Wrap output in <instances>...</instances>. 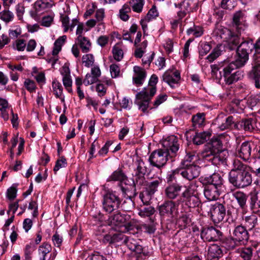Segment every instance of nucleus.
Returning <instances> with one entry per match:
<instances>
[{
  "label": "nucleus",
  "mask_w": 260,
  "mask_h": 260,
  "mask_svg": "<svg viewBox=\"0 0 260 260\" xmlns=\"http://www.w3.org/2000/svg\"><path fill=\"white\" fill-rule=\"evenodd\" d=\"M176 203L171 200H166L157 206L161 220H170L173 218L177 211Z\"/></svg>",
  "instance_id": "6e6552de"
},
{
  "label": "nucleus",
  "mask_w": 260,
  "mask_h": 260,
  "mask_svg": "<svg viewBox=\"0 0 260 260\" xmlns=\"http://www.w3.org/2000/svg\"><path fill=\"white\" fill-rule=\"evenodd\" d=\"M229 152L227 150H222L215 153L202 152L201 157L205 161L211 162L216 166H226Z\"/></svg>",
  "instance_id": "423d86ee"
},
{
  "label": "nucleus",
  "mask_w": 260,
  "mask_h": 260,
  "mask_svg": "<svg viewBox=\"0 0 260 260\" xmlns=\"http://www.w3.org/2000/svg\"><path fill=\"white\" fill-rule=\"evenodd\" d=\"M222 236V232L213 226H205L201 230V237L204 241H217L221 240Z\"/></svg>",
  "instance_id": "f8f14e48"
},
{
  "label": "nucleus",
  "mask_w": 260,
  "mask_h": 260,
  "mask_svg": "<svg viewBox=\"0 0 260 260\" xmlns=\"http://www.w3.org/2000/svg\"><path fill=\"white\" fill-rule=\"evenodd\" d=\"M131 11L132 9L129 5L127 2L124 4L119 10L118 16L121 20L123 21H127L130 18L129 14L131 13Z\"/></svg>",
  "instance_id": "a19ab883"
},
{
  "label": "nucleus",
  "mask_w": 260,
  "mask_h": 260,
  "mask_svg": "<svg viewBox=\"0 0 260 260\" xmlns=\"http://www.w3.org/2000/svg\"><path fill=\"white\" fill-rule=\"evenodd\" d=\"M14 15L13 13L8 10H4L0 12V19L8 23L13 20Z\"/></svg>",
  "instance_id": "5fc2aeb1"
},
{
  "label": "nucleus",
  "mask_w": 260,
  "mask_h": 260,
  "mask_svg": "<svg viewBox=\"0 0 260 260\" xmlns=\"http://www.w3.org/2000/svg\"><path fill=\"white\" fill-rule=\"evenodd\" d=\"M162 81L167 83L171 88H175L179 86L181 79L180 72L178 70L175 71L168 70L166 71L162 76Z\"/></svg>",
  "instance_id": "4468645a"
},
{
  "label": "nucleus",
  "mask_w": 260,
  "mask_h": 260,
  "mask_svg": "<svg viewBox=\"0 0 260 260\" xmlns=\"http://www.w3.org/2000/svg\"><path fill=\"white\" fill-rule=\"evenodd\" d=\"M203 183L209 186H213L217 188L222 190L224 188V181L222 176L217 173H214L203 178Z\"/></svg>",
  "instance_id": "a211bd4d"
},
{
  "label": "nucleus",
  "mask_w": 260,
  "mask_h": 260,
  "mask_svg": "<svg viewBox=\"0 0 260 260\" xmlns=\"http://www.w3.org/2000/svg\"><path fill=\"white\" fill-rule=\"evenodd\" d=\"M193 4L192 0H184L178 5L175 4V7L180 9L177 13V17L179 20H182L187 14L192 11L191 6Z\"/></svg>",
  "instance_id": "412c9836"
},
{
  "label": "nucleus",
  "mask_w": 260,
  "mask_h": 260,
  "mask_svg": "<svg viewBox=\"0 0 260 260\" xmlns=\"http://www.w3.org/2000/svg\"><path fill=\"white\" fill-rule=\"evenodd\" d=\"M101 242L103 244H108L109 245L115 246L124 244L129 250L135 252L136 254H143L145 257H149L151 255L148 249L142 247L136 239L127 237L121 233L106 234L103 236Z\"/></svg>",
  "instance_id": "f257e3e1"
},
{
  "label": "nucleus",
  "mask_w": 260,
  "mask_h": 260,
  "mask_svg": "<svg viewBox=\"0 0 260 260\" xmlns=\"http://www.w3.org/2000/svg\"><path fill=\"white\" fill-rule=\"evenodd\" d=\"M180 140L179 138L174 135L167 137L162 141V146L165 151L169 152L171 157L177 156L180 148Z\"/></svg>",
  "instance_id": "9d476101"
},
{
  "label": "nucleus",
  "mask_w": 260,
  "mask_h": 260,
  "mask_svg": "<svg viewBox=\"0 0 260 260\" xmlns=\"http://www.w3.org/2000/svg\"><path fill=\"white\" fill-rule=\"evenodd\" d=\"M243 220L244 222L245 228H248V231L252 230L257 224V218L255 215L245 216Z\"/></svg>",
  "instance_id": "79ce46f5"
},
{
  "label": "nucleus",
  "mask_w": 260,
  "mask_h": 260,
  "mask_svg": "<svg viewBox=\"0 0 260 260\" xmlns=\"http://www.w3.org/2000/svg\"><path fill=\"white\" fill-rule=\"evenodd\" d=\"M182 188V186L179 183L169 184L165 190V194L167 198L172 201L180 196Z\"/></svg>",
  "instance_id": "4be33fe9"
},
{
  "label": "nucleus",
  "mask_w": 260,
  "mask_h": 260,
  "mask_svg": "<svg viewBox=\"0 0 260 260\" xmlns=\"http://www.w3.org/2000/svg\"><path fill=\"white\" fill-rule=\"evenodd\" d=\"M154 219L151 220L150 223H144L142 225V228L145 233L149 234L154 233L156 231V228L154 223Z\"/></svg>",
  "instance_id": "338daca9"
},
{
  "label": "nucleus",
  "mask_w": 260,
  "mask_h": 260,
  "mask_svg": "<svg viewBox=\"0 0 260 260\" xmlns=\"http://www.w3.org/2000/svg\"><path fill=\"white\" fill-rule=\"evenodd\" d=\"M211 135L209 132L196 133L193 138V142L196 145L202 144L209 139Z\"/></svg>",
  "instance_id": "c9c22d12"
},
{
  "label": "nucleus",
  "mask_w": 260,
  "mask_h": 260,
  "mask_svg": "<svg viewBox=\"0 0 260 260\" xmlns=\"http://www.w3.org/2000/svg\"><path fill=\"white\" fill-rule=\"evenodd\" d=\"M211 45L207 43H202L199 48V53L200 57H203L206 55L211 50Z\"/></svg>",
  "instance_id": "e2e57ef3"
},
{
  "label": "nucleus",
  "mask_w": 260,
  "mask_h": 260,
  "mask_svg": "<svg viewBox=\"0 0 260 260\" xmlns=\"http://www.w3.org/2000/svg\"><path fill=\"white\" fill-rule=\"evenodd\" d=\"M246 18V16L243 11H238L233 14L232 25L238 33H240L246 28L247 26Z\"/></svg>",
  "instance_id": "2eb2a0df"
},
{
  "label": "nucleus",
  "mask_w": 260,
  "mask_h": 260,
  "mask_svg": "<svg viewBox=\"0 0 260 260\" xmlns=\"http://www.w3.org/2000/svg\"><path fill=\"white\" fill-rule=\"evenodd\" d=\"M190 222V218L186 214L182 215L177 220V223L181 228H185Z\"/></svg>",
  "instance_id": "69168bd1"
},
{
  "label": "nucleus",
  "mask_w": 260,
  "mask_h": 260,
  "mask_svg": "<svg viewBox=\"0 0 260 260\" xmlns=\"http://www.w3.org/2000/svg\"><path fill=\"white\" fill-rule=\"evenodd\" d=\"M233 196L237 201L240 208L242 210L245 209L247 207V196L246 194L242 191H238L234 192Z\"/></svg>",
  "instance_id": "ea45409f"
},
{
  "label": "nucleus",
  "mask_w": 260,
  "mask_h": 260,
  "mask_svg": "<svg viewBox=\"0 0 260 260\" xmlns=\"http://www.w3.org/2000/svg\"><path fill=\"white\" fill-rule=\"evenodd\" d=\"M243 72L238 70L233 74H231L226 76L223 77L224 81L226 85L233 84L239 80H241L243 77Z\"/></svg>",
  "instance_id": "473e14b6"
},
{
  "label": "nucleus",
  "mask_w": 260,
  "mask_h": 260,
  "mask_svg": "<svg viewBox=\"0 0 260 260\" xmlns=\"http://www.w3.org/2000/svg\"><path fill=\"white\" fill-rule=\"evenodd\" d=\"M112 53L114 59L119 61L123 58V51L120 43L116 44L112 48Z\"/></svg>",
  "instance_id": "09e8293b"
},
{
  "label": "nucleus",
  "mask_w": 260,
  "mask_h": 260,
  "mask_svg": "<svg viewBox=\"0 0 260 260\" xmlns=\"http://www.w3.org/2000/svg\"><path fill=\"white\" fill-rule=\"evenodd\" d=\"M223 255L222 250L217 244H214L208 248V257L211 260H215L221 257Z\"/></svg>",
  "instance_id": "7c9ffc66"
},
{
  "label": "nucleus",
  "mask_w": 260,
  "mask_h": 260,
  "mask_svg": "<svg viewBox=\"0 0 260 260\" xmlns=\"http://www.w3.org/2000/svg\"><path fill=\"white\" fill-rule=\"evenodd\" d=\"M244 66H241L239 64L237 59L229 63L224 61L221 66V67L222 68V76L224 77L231 74H233V71L234 70L238 68H242Z\"/></svg>",
  "instance_id": "bb28decb"
},
{
  "label": "nucleus",
  "mask_w": 260,
  "mask_h": 260,
  "mask_svg": "<svg viewBox=\"0 0 260 260\" xmlns=\"http://www.w3.org/2000/svg\"><path fill=\"white\" fill-rule=\"evenodd\" d=\"M112 213L113 215L109 216L108 218L109 223L116 226H121L124 225L126 228H129L131 224L129 222L126 223V221L130 218V216L128 215L122 214L120 212L118 211V210ZM129 230V228H128L127 231Z\"/></svg>",
  "instance_id": "dca6fc26"
},
{
  "label": "nucleus",
  "mask_w": 260,
  "mask_h": 260,
  "mask_svg": "<svg viewBox=\"0 0 260 260\" xmlns=\"http://www.w3.org/2000/svg\"><path fill=\"white\" fill-rule=\"evenodd\" d=\"M67 39L66 36L64 35L59 37L54 42L52 50V55H57L61 49L62 46L64 43Z\"/></svg>",
  "instance_id": "603ef678"
},
{
  "label": "nucleus",
  "mask_w": 260,
  "mask_h": 260,
  "mask_svg": "<svg viewBox=\"0 0 260 260\" xmlns=\"http://www.w3.org/2000/svg\"><path fill=\"white\" fill-rule=\"evenodd\" d=\"M254 146L251 142L248 141L242 143L238 150V155L244 160H248L251 156V150Z\"/></svg>",
  "instance_id": "5701e85b"
},
{
  "label": "nucleus",
  "mask_w": 260,
  "mask_h": 260,
  "mask_svg": "<svg viewBox=\"0 0 260 260\" xmlns=\"http://www.w3.org/2000/svg\"><path fill=\"white\" fill-rule=\"evenodd\" d=\"M101 75V71L98 65L93 66L91 69V73H87L83 80L85 86L92 84L99 81V78Z\"/></svg>",
  "instance_id": "aec40b11"
},
{
  "label": "nucleus",
  "mask_w": 260,
  "mask_h": 260,
  "mask_svg": "<svg viewBox=\"0 0 260 260\" xmlns=\"http://www.w3.org/2000/svg\"><path fill=\"white\" fill-rule=\"evenodd\" d=\"M155 208L151 206L142 207L139 210L138 214L142 217H148L150 220H153L151 217L155 213Z\"/></svg>",
  "instance_id": "a18cd8bd"
},
{
  "label": "nucleus",
  "mask_w": 260,
  "mask_h": 260,
  "mask_svg": "<svg viewBox=\"0 0 260 260\" xmlns=\"http://www.w3.org/2000/svg\"><path fill=\"white\" fill-rule=\"evenodd\" d=\"M162 180L161 178L158 177L151 182L146 184V193L149 196L153 195L158 190V187L161 184Z\"/></svg>",
  "instance_id": "2f4dec72"
},
{
  "label": "nucleus",
  "mask_w": 260,
  "mask_h": 260,
  "mask_svg": "<svg viewBox=\"0 0 260 260\" xmlns=\"http://www.w3.org/2000/svg\"><path fill=\"white\" fill-rule=\"evenodd\" d=\"M145 174L134 172V175H133V184L134 186H141L146 185V180L145 177Z\"/></svg>",
  "instance_id": "3c124183"
},
{
  "label": "nucleus",
  "mask_w": 260,
  "mask_h": 260,
  "mask_svg": "<svg viewBox=\"0 0 260 260\" xmlns=\"http://www.w3.org/2000/svg\"><path fill=\"white\" fill-rule=\"evenodd\" d=\"M224 244L228 250L234 249L236 247L241 246L238 242L235 241L233 236L225 239Z\"/></svg>",
  "instance_id": "680f3d73"
},
{
  "label": "nucleus",
  "mask_w": 260,
  "mask_h": 260,
  "mask_svg": "<svg viewBox=\"0 0 260 260\" xmlns=\"http://www.w3.org/2000/svg\"><path fill=\"white\" fill-rule=\"evenodd\" d=\"M230 182L235 187L243 188L249 186L252 182V177L249 172L237 174L233 172L229 176Z\"/></svg>",
  "instance_id": "1a4fd4ad"
},
{
  "label": "nucleus",
  "mask_w": 260,
  "mask_h": 260,
  "mask_svg": "<svg viewBox=\"0 0 260 260\" xmlns=\"http://www.w3.org/2000/svg\"><path fill=\"white\" fill-rule=\"evenodd\" d=\"M53 3L50 0H38L35 3V8L38 12H41L51 8Z\"/></svg>",
  "instance_id": "4c0bfd02"
},
{
  "label": "nucleus",
  "mask_w": 260,
  "mask_h": 260,
  "mask_svg": "<svg viewBox=\"0 0 260 260\" xmlns=\"http://www.w3.org/2000/svg\"><path fill=\"white\" fill-rule=\"evenodd\" d=\"M85 260H112V258L110 257H106L102 254H100L99 252H94L93 253H92L89 255Z\"/></svg>",
  "instance_id": "774afa93"
},
{
  "label": "nucleus",
  "mask_w": 260,
  "mask_h": 260,
  "mask_svg": "<svg viewBox=\"0 0 260 260\" xmlns=\"http://www.w3.org/2000/svg\"><path fill=\"white\" fill-rule=\"evenodd\" d=\"M26 43L24 39H16L12 43V47L13 49L18 51H23L26 48Z\"/></svg>",
  "instance_id": "4d7b16f0"
},
{
  "label": "nucleus",
  "mask_w": 260,
  "mask_h": 260,
  "mask_svg": "<svg viewBox=\"0 0 260 260\" xmlns=\"http://www.w3.org/2000/svg\"><path fill=\"white\" fill-rule=\"evenodd\" d=\"M53 92L56 98L60 99L61 102L64 103V97L62 95L63 87L61 83L54 79L52 82Z\"/></svg>",
  "instance_id": "72a5a7b5"
},
{
  "label": "nucleus",
  "mask_w": 260,
  "mask_h": 260,
  "mask_svg": "<svg viewBox=\"0 0 260 260\" xmlns=\"http://www.w3.org/2000/svg\"><path fill=\"white\" fill-rule=\"evenodd\" d=\"M240 124L242 129L247 132L252 131L256 126V122L255 120L252 118L242 120L240 122Z\"/></svg>",
  "instance_id": "c03bdc74"
},
{
  "label": "nucleus",
  "mask_w": 260,
  "mask_h": 260,
  "mask_svg": "<svg viewBox=\"0 0 260 260\" xmlns=\"http://www.w3.org/2000/svg\"><path fill=\"white\" fill-rule=\"evenodd\" d=\"M205 120V114L204 113H198L193 115L191 118L193 126L197 128L202 126Z\"/></svg>",
  "instance_id": "de8ad7c7"
},
{
  "label": "nucleus",
  "mask_w": 260,
  "mask_h": 260,
  "mask_svg": "<svg viewBox=\"0 0 260 260\" xmlns=\"http://www.w3.org/2000/svg\"><path fill=\"white\" fill-rule=\"evenodd\" d=\"M91 216V224H92L93 225L101 224L104 220V215L100 211L95 212L94 214H92Z\"/></svg>",
  "instance_id": "052dcab7"
},
{
  "label": "nucleus",
  "mask_w": 260,
  "mask_h": 260,
  "mask_svg": "<svg viewBox=\"0 0 260 260\" xmlns=\"http://www.w3.org/2000/svg\"><path fill=\"white\" fill-rule=\"evenodd\" d=\"M171 157L169 152L164 149H159L153 151L149 157V162L152 166L160 168L164 166L169 158Z\"/></svg>",
  "instance_id": "0eeeda50"
},
{
  "label": "nucleus",
  "mask_w": 260,
  "mask_h": 260,
  "mask_svg": "<svg viewBox=\"0 0 260 260\" xmlns=\"http://www.w3.org/2000/svg\"><path fill=\"white\" fill-rule=\"evenodd\" d=\"M80 48L83 53L89 52L91 49V43L86 37L80 36L77 37Z\"/></svg>",
  "instance_id": "37998d69"
},
{
  "label": "nucleus",
  "mask_w": 260,
  "mask_h": 260,
  "mask_svg": "<svg viewBox=\"0 0 260 260\" xmlns=\"http://www.w3.org/2000/svg\"><path fill=\"white\" fill-rule=\"evenodd\" d=\"M192 186V184H190L181 193L180 199L177 201L178 204L182 202L189 208H195L201 204V201Z\"/></svg>",
  "instance_id": "20e7f679"
},
{
  "label": "nucleus",
  "mask_w": 260,
  "mask_h": 260,
  "mask_svg": "<svg viewBox=\"0 0 260 260\" xmlns=\"http://www.w3.org/2000/svg\"><path fill=\"white\" fill-rule=\"evenodd\" d=\"M258 198L257 194H253L251 195L249 200V207L253 212L256 213L260 211V208H258L257 202H258Z\"/></svg>",
  "instance_id": "6e6d98bb"
},
{
  "label": "nucleus",
  "mask_w": 260,
  "mask_h": 260,
  "mask_svg": "<svg viewBox=\"0 0 260 260\" xmlns=\"http://www.w3.org/2000/svg\"><path fill=\"white\" fill-rule=\"evenodd\" d=\"M127 3L134 12L140 13L143 11L145 0H130Z\"/></svg>",
  "instance_id": "49530a36"
},
{
  "label": "nucleus",
  "mask_w": 260,
  "mask_h": 260,
  "mask_svg": "<svg viewBox=\"0 0 260 260\" xmlns=\"http://www.w3.org/2000/svg\"><path fill=\"white\" fill-rule=\"evenodd\" d=\"M133 191H131L128 186L124 187L121 186L120 187L121 190L122 192L123 196L126 198H131L136 195V186L134 185L133 186H130Z\"/></svg>",
  "instance_id": "13d9d810"
},
{
  "label": "nucleus",
  "mask_w": 260,
  "mask_h": 260,
  "mask_svg": "<svg viewBox=\"0 0 260 260\" xmlns=\"http://www.w3.org/2000/svg\"><path fill=\"white\" fill-rule=\"evenodd\" d=\"M83 64L87 68L92 67L94 62V57L92 54H86L82 57Z\"/></svg>",
  "instance_id": "bf43d9fd"
},
{
  "label": "nucleus",
  "mask_w": 260,
  "mask_h": 260,
  "mask_svg": "<svg viewBox=\"0 0 260 260\" xmlns=\"http://www.w3.org/2000/svg\"><path fill=\"white\" fill-rule=\"evenodd\" d=\"M180 169V175L185 179L191 181L197 178L200 173V168L197 165L182 166Z\"/></svg>",
  "instance_id": "6ab92c4d"
},
{
  "label": "nucleus",
  "mask_w": 260,
  "mask_h": 260,
  "mask_svg": "<svg viewBox=\"0 0 260 260\" xmlns=\"http://www.w3.org/2000/svg\"><path fill=\"white\" fill-rule=\"evenodd\" d=\"M121 200L115 191H108L103 197V209L108 214H112L118 210Z\"/></svg>",
  "instance_id": "7ed1b4c3"
},
{
  "label": "nucleus",
  "mask_w": 260,
  "mask_h": 260,
  "mask_svg": "<svg viewBox=\"0 0 260 260\" xmlns=\"http://www.w3.org/2000/svg\"><path fill=\"white\" fill-rule=\"evenodd\" d=\"M253 51V40L249 39L241 42L236 49V59L239 64L245 66L249 60V55Z\"/></svg>",
  "instance_id": "39448f33"
},
{
  "label": "nucleus",
  "mask_w": 260,
  "mask_h": 260,
  "mask_svg": "<svg viewBox=\"0 0 260 260\" xmlns=\"http://www.w3.org/2000/svg\"><path fill=\"white\" fill-rule=\"evenodd\" d=\"M180 174V169L172 170L167 173L166 180L169 184L174 183L173 182L176 180V175Z\"/></svg>",
  "instance_id": "0e129e2a"
},
{
  "label": "nucleus",
  "mask_w": 260,
  "mask_h": 260,
  "mask_svg": "<svg viewBox=\"0 0 260 260\" xmlns=\"http://www.w3.org/2000/svg\"><path fill=\"white\" fill-rule=\"evenodd\" d=\"M214 123L218 125L220 130L224 131L230 128L233 124L234 118L232 116L226 117L223 114H220L215 119Z\"/></svg>",
  "instance_id": "b1692460"
},
{
  "label": "nucleus",
  "mask_w": 260,
  "mask_h": 260,
  "mask_svg": "<svg viewBox=\"0 0 260 260\" xmlns=\"http://www.w3.org/2000/svg\"><path fill=\"white\" fill-rule=\"evenodd\" d=\"M134 172L146 174L149 172L147 165L141 158L137 159L134 164Z\"/></svg>",
  "instance_id": "e433bc0d"
},
{
  "label": "nucleus",
  "mask_w": 260,
  "mask_h": 260,
  "mask_svg": "<svg viewBox=\"0 0 260 260\" xmlns=\"http://www.w3.org/2000/svg\"><path fill=\"white\" fill-rule=\"evenodd\" d=\"M210 212L213 222L218 224L223 220L226 215V208L223 204L216 202L211 204Z\"/></svg>",
  "instance_id": "ddd939ff"
},
{
  "label": "nucleus",
  "mask_w": 260,
  "mask_h": 260,
  "mask_svg": "<svg viewBox=\"0 0 260 260\" xmlns=\"http://www.w3.org/2000/svg\"><path fill=\"white\" fill-rule=\"evenodd\" d=\"M222 190L219 188L207 185L204 189L205 197L209 201H215L217 200Z\"/></svg>",
  "instance_id": "a878e982"
},
{
  "label": "nucleus",
  "mask_w": 260,
  "mask_h": 260,
  "mask_svg": "<svg viewBox=\"0 0 260 260\" xmlns=\"http://www.w3.org/2000/svg\"><path fill=\"white\" fill-rule=\"evenodd\" d=\"M185 155L181 162L182 166L194 165L193 164L198 159V156L194 151L189 149L185 150Z\"/></svg>",
  "instance_id": "c756f323"
},
{
  "label": "nucleus",
  "mask_w": 260,
  "mask_h": 260,
  "mask_svg": "<svg viewBox=\"0 0 260 260\" xmlns=\"http://www.w3.org/2000/svg\"><path fill=\"white\" fill-rule=\"evenodd\" d=\"M254 251V248L251 246L240 247L236 250V253L243 260H252Z\"/></svg>",
  "instance_id": "c85d7f7f"
},
{
  "label": "nucleus",
  "mask_w": 260,
  "mask_h": 260,
  "mask_svg": "<svg viewBox=\"0 0 260 260\" xmlns=\"http://www.w3.org/2000/svg\"><path fill=\"white\" fill-rule=\"evenodd\" d=\"M233 166V169L229 173V176H231L233 172L239 174L243 172H249L248 170V166L238 159H235L234 160Z\"/></svg>",
  "instance_id": "f704fd0d"
},
{
  "label": "nucleus",
  "mask_w": 260,
  "mask_h": 260,
  "mask_svg": "<svg viewBox=\"0 0 260 260\" xmlns=\"http://www.w3.org/2000/svg\"><path fill=\"white\" fill-rule=\"evenodd\" d=\"M134 72L135 74L133 77V83L137 86L142 85L146 77L145 70L139 66H135L134 67Z\"/></svg>",
  "instance_id": "393cba45"
},
{
  "label": "nucleus",
  "mask_w": 260,
  "mask_h": 260,
  "mask_svg": "<svg viewBox=\"0 0 260 260\" xmlns=\"http://www.w3.org/2000/svg\"><path fill=\"white\" fill-rule=\"evenodd\" d=\"M222 150H225L222 148V143L220 139L218 137H213L209 143L208 149L205 150L203 152L215 153Z\"/></svg>",
  "instance_id": "cd10ccee"
},
{
  "label": "nucleus",
  "mask_w": 260,
  "mask_h": 260,
  "mask_svg": "<svg viewBox=\"0 0 260 260\" xmlns=\"http://www.w3.org/2000/svg\"><path fill=\"white\" fill-rule=\"evenodd\" d=\"M158 82V78L155 74H153L149 81V93H148L146 88L138 92L136 95L135 104L138 107V109L145 113L147 111L149 103L152 96L155 94L156 91V84Z\"/></svg>",
  "instance_id": "f03ea898"
},
{
  "label": "nucleus",
  "mask_w": 260,
  "mask_h": 260,
  "mask_svg": "<svg viewBox=\"0 0 260 260\" xmlns=\"http://www.w3.org/2000/svg\"><path fill=\"white\" fill-rule=\"evenodd\" d=\"M127 179V176L121 169L118 168L114 171L109 177L108 181H119L122 182Z\"/></svg>",
  "instance_id": "58836bf2"
},
{
  "label": "nucleus",
  "mask_w": 260,
  "mask_h": 260,
  "mask_svg": "<svg viewBox=\"0 0 260 260\" xmlns=\"http://www.w3.org/2000/svg\"><path fill=\"white\" fill-rule=\"evenodd\" d=\"M52 247L50 244L44 243L39 248V254L40 255V260H46V255L51 252Z\"/></svg>",
  "instance_id": "864d4df0"
},
{
  "label": "nucleus",
  "mask_w": 260,
  "mask_h": 260,
  "mask_svg": "<svg viewBox=\"0 0 260 260\" xmlns=\"http://www.w3.org/2000/svg\"><path fill=\"white\" fill-rule=\"evenodd\" d=\"M248 78L257 89H260V57L254 55L251 69L247 74Z\"/></svg>",
  "instance_id": "9b49d317"
},
{
  "label": "nucleus",
  "mask_w": 260,
  "mask_h": 260,
  "mask_svg": "<svg viewBox=\"0 0 260 260\" xmlns=\"http://www.w3.org/2000/svg\"><path fill=\"white\" fill-rule=\"evenodd\" d=\"M203 32L204 30L202 27L199 25H196L194 24L186 30V34L187 35H192L196 38L202 36Z\"/></svg>",
  "instance_id": "8fccbe9b"
},
{
  "label": "nucleus",
  "mask_w": 260,
  "mask_h": 260,
  "mask_svg": "<svg viewBox=\"0 0 260 260\" xmlns=\"http://www.w3.org/2000/svg\"><path fill=\"white\" fill-rule=\"evenodd\" d=\"M233 236L235 241L238 242L241 245L246 244L249 239L248 230L242 225H239L235 228Z\"/></svg>",
  "instance_id": "f3484780"
}]
</instances>
